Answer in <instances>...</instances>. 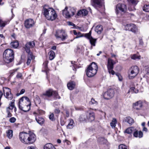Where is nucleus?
Returning <instances> with one entry per match:
<instances>
[{
    "label": "nucleus",
    "instance_id": "f257e3e1",
    "mask_svg": "<svg viewBox=\"0 0 149 149\" xmlns=\"http://www.w3.org/2000/svg\"><path fill=\"white\" fill-rule=\"evenodd\" d=\"M19 137L20 141L25 144L32 143L36 140V136L33 133L29 134L25 132H20Z\"/></svg>",
    "mask_w": 149,
    "mask_h": 149
},
{
    "label": "nucleus",
    "instance_id": "f03ea898",
    "mask_svg": "<svg viewBox=\"0 0 149 149\" xmlns=\"http://www.w3.org/2000/svg\"><path fill=\"white\" fill-rule=\"evenodd\" d=\"M31 104L29 99L26 97L21 98L19 102V109L24 112L29 111L30 109Z\"/></svg>",
    "mask_w": 149,
    "mask_h": 149
},
{
    "label": "nucleus",
    "instance_id": "7ed1b4c3",
    "mask_svg": "<svg viewBox=\"0 0 149 149\" xmlns=\"http://www.w3.org/2000/svg\"><path fill=\"white\" fill-rule=\"evenodd\" d=\"M43 13L46 19L49 20L53 21L57 17V15L55 10L52 8H44Z\"/></svg>",
    "mask_w": 149,
    "mask_h": 149
},
{
    "label": "nucleus",
    "instance_id": "20e7f679",
    "mask_svg": "<svg viewBox=\"0 0 149 149\" xmlns=\"http://www.w3.org/2000/svg\"><path fill=\"white\" fill-rule=\"evenodd\" d=\"M4 61L7 63L12 62L14 59V53L13 51L11 49H7L4 52L3 54Z\"/></svg>",
    "mask_w": 149,
    "mask_h": 149
},
{
    "label": "nucleus",
    "instance_id": "39448f33",
    "mask_svg": "<svg viewBox=\"0 0 149 149\" xmlns=\"http://www.w3.org/2000/svg\"><path fill=\"white\" fill-rule=\"evenodd\" d=\"M98 69L96 63L92 62L89 65L86 70V74L88 77H92L94 76L97 73Z\"/></svg>",
    "mask_w": 149,
    "mask_h": 149
},
{
    "label": "nucleus",
    "instance_id": "423d86ee",
    "mask_svg": "<svg viewBox=\"0 0 149 149\" xmlns=\"http://www.w3.org/2000/svg\"><path fill=\"white\" fill-rule=\"evenodd\" d=\"M76 10L73 7H66L62 11L63 15L66 18H69L74 15Z\"/></svg>",
    "mask_w": 149,
    "mask_h": 149
},
{
    "label": "nucleus",
    "instance_id": "0eeeda50",
    "mask_svg": "<svg viewBox=\"0 0 149 149\" xmlns=\"http://www.w3.org/2000/svg\"><path fill=\"white\" fill-rule=\"evenodd\" d=\"M127 9L126 5L122 3H119L116 6V12L118 17H120L124 13Z\"/></svg>",
    "mask_w": 149,
    "mask_h": 149
},
{
    "label": "nucleus",
    "instance_id": "6e6552de",
    "mask_svg": "<svg viewBox=\"0 0 149 149\" xmlns=\"http://www.w3.org/2000/svg\"><path fill=\"white\" fill-rule=\"evenodd\" d=\"M139 69L137 66H132L129 70V77L130 79L134 78L138 74Z\"/></svg>",
    "mask_w": 149,
    "mask_h": 149
},
{
    "label": "nucleus",
    "instance_id": "1a4fd4ad",
    "mask_svg": "<svg viewBox=\"0 0 149 149\" xmlns=\"http://www.w3.org/2000/svg\"><path fill=\"white\" fill-rule=\"evenodd\" d=\"M55 35L56 38H60L63 41L67 39L68 36L65 31L63 29L57 30Z\"/></svg>",
    "mask_w": 149,
    "mask_h": 149
},
{
    "label": "nucleus",
    "instance_id": "9d476101",
    "mask_svg": "<svg viewBox=\"0 0 149 149\" xmlns=\"http://www.w3.org/2000/svg\"><path fill=\"white\" fill-rule=\"evenodd\" d=\"M107 69L109 74L112 75L114 74V71L113 70V65L116 63L113 60L110 58H109L107 62Z\"/></svg>",
    "mask_w": 149,
    "mask_h": 149
},
{
    "label": "nucleus",
    "instance_id": "9b49d317",
    "mask_svg": "<svg viewBox=\"0 0 149 149\" xmlns=\"http://www.w3.org/2000/svg\"><path fill=\"white\" fill-rule=\"evenodd\" d=\"M115 91L114 90L112 89H109L104 93L103 97L105 99L108 100L113 97Z\"/></svg>",
    "mask_w": 149,
    "mask_h": 149
},
{
    "label": "nucleus",
    "instance_id": "f8f14e48",
    "mask_svg": "<svg viewBox=\"0 0 149 149\" xmlns=\"http://www.w3.org/2000/svg\"><path fill=\"white\" fill-rule=\"evenodd\" d=\"M3 91L5 97L9 100H11L13 97V95L11 93V90L7 87L3 88Z\"/></svg>",
    "mask_w": 149,
    "mask_h": 149
},
{
    "label": "nucleus",
    "instance_id": "ddd939ff",
    "mask_svg": "<svg viewBox=\"0 0 149 149\" xmlns=\"http://www.w3.org/2000/svg\"><path fill=\"white\" fill-rule=\"evenodd\" d=\"M35 45V43L34 41L29 42H27L25 45V49L27 53H32L30 52V48H33Z\"/></svg>",
    "mask_w": 149,
    "mask_h": 149
},
{
    "label": "nucleus",
    "instance_id": "4468645a",
    "mask_svg": "<svg viewBox=\"0 0 149 149\" xmlns=\"http://www.w3.org/2000/svg\"><path fill=\"white\" fill-rule=\"evenodd\" d=\"M34 24V22L33 19H29L25 21L24 26L26 28L29 29L33 26Z\"/></svg>",
    "mask_w": 149,
    "mask_h": 149
},
{
    "label": "nucleus",
    "instance_id": "2eb2a0df",
    "mask_svg": "<svg viewBox=\"0 0 149 149\" xmlns=\"http://www.w3.org/2000/svg\"><path fill=\"white\" fill-rule=\"evenodd\" d=\"M134 108L136 110H140L143 106V103L141 101H139L133 104Z\"/></svg>",
    "mask_w": 149,
    "mask_h": 149
},
{
    "label": "nucleus",
    "instance_id": "dca6fc26",
    "mask_svg": "<svg viewBox=\"0 0 149 149\" xmlns=\"http://www.w3.org/2000/svg\"><path fill=\"white\" fill-rule=\"evenodd\" d=\"M53 91L52 89H49L47 90L45 92L41 95V96L44 99L46 98V97H51L53 95Z\"/></svg>",
    "mask_w": 149,
    "mask_h": 149
},
{
    "label": "nucleus",
    "instance_id": "f3484780",
    "mask_svg": "<svg viewBox=\"0 0 149 149\" xmlns=\"http://www.w3.org/2000/svg\"><path fill=\"white\" fill-rule=\"evenodd\" d=\"M104 0H91V4L93 6L95 7H100L102 5V1Z\"/></svg>",
    "mask_w": 149,
    "mask_h": 149
},
{
    "label": "nucleus",
    "instance_id": "a211bd4d",
    "mask_svg": "<svg viewBox=\"0 0 149 149\" xmlns=\"http://www.w3.org/2000/svg\"><path fill=\"white\" fill-rule=\"evenodd\" d=\"M87 119L90 121H92L94 120L95 116L94 113L90 111H88L86 113Z\"/></svg>",
    "mask_w": 149,
    "mask_h": 149
},
{
    "label": "nucleus",
    "instance_id": "6ab92c4d",
    "mask_svg": "<svg viewBox=\"0 0 149 149\" xmlns=\"http://www.w3.org/2000/svg\"><path fill=\"white\" fill-rule=\"evenodd\" d=\"M27 53L28 55L26 63L27 65H29L30 64L31 61H33L34 60L35 57L33 56L32 53Z\"/></svg>",
    "mask_w": 149,
    "mask_h": 149
},
{
    "label": "nucleus",
    "instance_id": "aec40b11",
    "mask_svg": "<svg viewBox=\"0 0 149 149\" xmlns=\"http://www.w3.org/2000/svg\"><path fill=\"white\" fill-rule=\"evenodd\" d=\"M33 114H35L36 120L38 123L40 125H42L44 123V120L43 118L40 117L38 118L36 116L37 114L35 112H33Z\"/></svg>",
    "mask_w": 149,
    "mask_h": 149
},
{
    "label": "nucleus",
    "instance_id": "412c9836",
    "mask_svg": "<svg viewBox=\"0 0 149 149\" xmlns=\"http://www.w3.org/2000/svg\"><path fill=\"white\" fill-rule=\"evenodd\" d=\"M143 133L141 131H139L138 132L136 130L134 131L133 135L135 137L140 138L143 136Z\"/></svg>",
    "mask_w": 149,
    "mask_h": 149
},
{
    "label": "nucleus",
    "instance_id": "4be33fe9",
    "mask_svg": "<svg viewBox=\"0 0 149 149\" xmlns=\"http://www.w3.org/2000/svg\"><path fill=\"white\" fill-rule=\"evenodd\" d=\"M75 86V83L73 81H70L67 84L68 88L70 90H73Z\"/></svg>",
    "mask_w": 149,
    "mask_h": 149
},
{
    "label": "nucleus",
    "instance_id": "5701e85b",
    "mask_svg": "<svg viewBox=\"0 0 149 149\" xmlns=\"http://www.w3.org/2000/svg\"><path fill=\"white\" fill-rule=\"evenodd\" d=\"M87 39L89 40L90 42L91 45V49H92V46H95V44L96 42L97 39L94 38H93V37H91L90 38H87Z\"/></svg>",
    "mask_w": 149,
    "mask_h": 149
},
{
    "label": "nucleus",
    "instance_id": "b1692460",
    "mask_svg": "<svg viewBox=\"0 0 149 149\" xmlns=\"http://www.w3.org/2000/svg\"><path fill=\"white\" fill-rule=\"evenodd\" d=\"M87 14V11L84 9L80 10V11H79L77 14V15L78 16L82 15V16H86Z\"/></svg>",
    "mask_w": 149,
    "mask_h": 149
},
{
    "label": "nucleus",
    "instance_id": "393cba45",
    "mask_svg": "<svg viewBox=\"0 0 149 149\" xmlns=\"http://www.w3.org/2000/svg\"><path fill=\"white\" fill-rule=\"evenodd\" d=\"M102 30V27L100 25L96 26L95 28V31L98 34H100Z\"/></svg>",
    "mask_w": 149,
    "mask_h": 149
},
{
    "label": "nucleus",
    "instance_id": "a878e982",
    "mask_svg": "<svg viewBox=\"0 0 149 149\" xmlns=\"http://www.w3.org/2000/svg\"><path fill=\"white\" fill-rule=\"evenodd\" d=\"M125 120L129 124L132 125L134 123L133 119L130 117H126L125 119Z\"/></svg>",
    "mask_w": 149,
    "mask_h": 149
},
{
    "label": "nucleus",
    "instance_id": "bb28decb",
    "mask_svg": "<svg viewBox=\"0 0 149 149\" xmlns=\"http://www.w3.org/2000/svg\"><path fill=\"white\" fill-rule=\"evenodd\" d=\"M44 149H56L55 148L51 143L46 144L44 147Z\"/></svg>",
    "mask_w": 149,
    "mask_h": 149
},
{
    "label": "nucleus",
    "instance_id": "cd10ccee",
    "mask_svg": "<svg viewBox=\"0 0 149 149\" xmlns=\"http://www.w3.org/2000/svg\"><path fill=\"white\" fill-rule=\"evenodd\" d=\"M6 136L9 139H11L13 136V131L9 130L6 132Z\"/></svg>",
    "mask_w": 149,
    "mask_h": 149
},
{
    "label": "nucleus",
    "instance_id": "c85d7f7f",
    "mask_svg": "<svg viewBox=\"0 0 149 149\" xmlns=\"http://www.w3.org/2000/svg\"><path fill=\"white\" fill-rule=\"evenodd\" d=\"M10 46L13 48H17L19 46V43L17 41L13 42L10 43Z\"/></svg>",
    "mask_w": 149,
    "mask_h": 149
},
{
    "label": "nucleus",
    "instance_id": "c756f323",
    "mask_svg": "<svg viewBox=\"0 0 149 149\" xmlns=\"http://www.w3.org/2000/svg\"><path fill=\"white\" fill-rule=\"evenodd\" d=\"M74 121L72 119L70 120V123L67 126V128L68 129H72L74 126L73 125Z\"/></svg>",
    "mask_w": 149,
    "mask_h": 149
},
{
    "label": "nucleus",
    "instance_id": "7c9ffc66",
    "mask_svg": "<svg viewBox=\"0 0 149 149\" xmlns=\"http://www.w3.org/2000/svg\"><path fill=\"white\" fill-rule=\"evenodd\" d=\"M49 59L50 60H53L55 57V53L53 51H51L49 53Z\"/></svg>",
    "mask_w": 149,
    "mask_h": 149
},
{
    "label": "nucleus",
    "instance_id": "2f4dec72",
    "mask_svg": "<svg viewBox=\"0 0 149 149\" xmlns=\"http://www.w3.org/2000/svg\"><path fill=\"white\" fill-rule=\"evenodd\" d=\"M134 129L132 127H130L127 129L125 131V132L127 134H130L134 132Z\"/></svg>",
    "mask_w": 149,
    "mask_h": 149
},
{
    "label": "nucleus",
    "instance_id": "473e14b6",
    "mask_svg": "<svg viewBox=\"0 0 149 149\" xmlns=\"http://www.w3.org/2000/svg\"><path fill=\"white\" fill-rule=\"evenodd\" d=\"M132 26L131 29H130V31L132 32L135 33L137 31V29L136 26L134 24H132Z\"/></svg>",
    "mask_w": 149,
    "mask_h": 149
},
{
    "label": "nucleus",
    "instance_id": "72a5a7b5",
    "mask_svg": "<svg viewBox=\"0 0 149 149\" xmlns=\"http://www.w3.org/2000/svg\"><path fill=\"white\" fill-rule=\"evenodd\" d=\"M86 115H81L79 118V120L81 121H86L87 118Z\"/></svg>",
    "mask_w": 149,
    "mask_h": 149
},
{
    "label": "nucleus",
    "instance_id": "f704fd0d",
    "mask_svg": "<svg viewBox=\"0 0 149 149\" xmlns=\"http://www.w3.org/2000/svg\"><path fill=\"white\" fill-rule=\"evenodd\" d=\"M116 122V119L115 118H113L112 122L110 123V125L112 128L115 127Z\"/></svg>",
    "mask_w": 149,
    "mask_h": 149
},
{
    "label": "nucleus",
    "instance_id": "c9c22d12",
    "mask_svg": "<svg viewBox=\"0 0 149 149\" xmlns=\"http://www.w3.org/2000/svg\"><path fill=\"white\" fill-rule=\"evenodd\" d=\"M14 107V102H12L10 104V106L7 108V110H8L9 109L12 110Z\"/></svg>",
    "mask_w": 149,
    "mask_h": 149
},
{
    "label": "nucleus",
    "instance_id": "e433bc0d",
    "mask_svg": "<svg viewBox=\"0 0 149 149\" xmlns=\"http://www.w3.org/2000/svg\"><path fill=\"white\" fill-rule=\"evenodd\" d=\"M143 10V11H145L146 12H148L149 11V4H146L144 5Z\"/></svg>",
    "mask_w": 149,
    "mask_h": 149
},
{
    "label": "nucleus",
    "instance_id": "4c0bfd02",
    "mask_svg": "<svg viewBox=\"0 0 149 149\" xmlns=\"http://www.w3.org/2000/svg\"><path fill=\"white\" fill-rule=\"evenodd\" d=\"M141 56H138L135 54L132 55L131 56V58L134 60H136L137 59H140Z\"/></svg>",
    "mask_w": 149,
    "mask_h": 149
},
{
    "label": "nucleus",
    "instance_id": "58836bf2",
    "mask_svg": "<svg viewBox=\"0 0 149 149\" xmlns=\"http://www.w3.org/2000/svg\"><path fill=\"white\" fill-rule=\"evenodd\" d=\"M97 104V102L95 101L94 99L93 98H92L91 101L89 102V104H93L96 105Z\"/></svg>",
    "mask_w": 149,
    "mask_h": 149
},
{
    "label": "nucleus",
    "instance_id": "ea45409f",
    "mask_svg": "<svg viewBox=\"0 0 149 149\" xmlns=\"http://www.w3.org/2000/svg\"><path fill=\"white\" fill-rule=\"evenodd\" d=\"M131 27H132V24H127L125 26V29L126 30L130 31V29H131Z\"/></svg>",
    "mask_w": 149,
    "mask_h": 149
},
{
    "label": "nucleus",
    "instance_id": "a19ab883",
    "mask_svg": "<svg viewBox=\"0 0 149 149\" xmlns=\"http://www.w3.org/2000/svg\"><path fill=\"white\" fill-rule=\"evenodd\" d=\"M129 2L131 3L132 4L136 5L138 3V1L136 0H127Z\"/></svg>",
    "mask_w": 149,
    "mask_h": 149
},
{
    "label": "nucleus",
    "instance_id": "79ce46f5",
    "mask_svg": "<svg viewBox=\"0 0 149 149\" xmlns=\"http://www.w3.org/2000/svg\"><path fill=\"white\" fill-rule=\"evenodd\" d=\"M91 32L90 31L89 33L84 34V37L86 38H88L92 37L91 36Z\"/></svg>",
    "mask_w": 149,
    "mask_h": 149
},
{
    "label": "nucleus",
    "instance_id": "37998d69",
    "mask_svg": "<svg viewBox=\"0 0 149 149\" xmlns=\"http://www.w3.org/2000/svg\"><path fill=\"white\" fill-rule=\"evenodd\" d=\"M6 24V22L0 20V26L1 27H4Z\"/></svg>",
    "mask_w": 149,
    "mask_h": 149
},
{
    "label": "nucleus",
    "instance_id": "c03bdc74",
    "mask_svg": "<svg viewBox=\"0 0 149 149\" xmlns=\"http://www.w3.org/2000/svg\"><path fill=\"white\" fill-rule=\"evenodd\" d=\"M118 149H127V148L125 145L121 144L119 146Z\"/></svg>",
    "mask_w": 149,
    "mask_h": 149
},
{
    "label": "nucleus",
    "instance_id": "a18cd8bd",
    "mask_svg": "<svg viewBox=\"0 0 149 149\" xmlns=\"http://www.w3.org/2000/svg\"><path fill=\"white\" fill-rule=\"evenodd\" d=\"M49 118L50 120L52 121H54L55 120L54 117V114L53 113H52L49 115Z\"/></svg>",
    "mask_w": 149,
    "mask_h": 149
},
{
    "label": "nucleus",
    "instance_id": "49530a36",
    "mask_svg": "<svg viewBox=\"0 0 149 149\" xmlns=\"http://www.w3.org/2000/svg\"><path fill=\"white\" fill-rule=\"evenodd\" d=\"M75 62L74 61H72L71 62V64L72 65V69L74 71L75 70V67L76 65L75 64Z\"/></svg>",
    "mask_w": 149,
    "mask_h": 149
},
{
    "label": "nucleus",
    "instance_id": "de8ad7c7",
    "mask_svg": "<svg viewBox=\"0 0 149 149\" xmlns=\"http://www.w3.org/2000/svg\"><path fill=\"white\" fill-rule=\"evenodd\" d=\"M53 95L57 98H60V97L58 95V93L56 91H53Z\"/></svg>",
    "mask_w": 149,
    "mask_h": 149
},
{
    "label": "nucleus",
    "instance_id": "09e8293b",
    "mask_svg": "<svg viewBox=\"0 0 149 149\" xmlns=\"http://www.w3.org/2000/svg\"><path fill=\"white\" fill-rule=\"evenodd\" d=\"M16 120V119L14 117H12L9 119L10 122L11 123H14Z\"/></svg>",
    "mask_w": 149,
    "mask_h": 149
},
{
    "label": "nucleus",
    "instance_id": "8fccbe9b",
    "mask_svg": "<svg viewBox=\"0 0 149 149\" xmlns=\"http://www.w3.org/2000/svg\"><path fill=\"white\" fill-rule=\"evenodd\" d=\"M76 36H79V38L84 36V34H82L79 32H78Z\"/></svg>",
    "mask_w": 149,
    "mask_h": 149
},
{
    "label": "nucleus",
    "instance_id": "3c124183",
    "mask_svg": "<svg viewBox=\"0 0 149 149\" xmlns=\"http://www.w3.org/2000/svg\"><path fill=\"white\" fill-rule=\"evenodd\" d=\"M145 71L146 72L147 74H149V66H147L146 67Z\"/></svg>",
    "mask_w": 149,
    "mask_h": 149
},
{
    "label": "nucleus",
    "instance_id": "603ef678",
    "mask_svg": "<svg viewBox=\"0 0 149 149\" xmlns=\"http://www.w3.org/2000/svg\"><path fill=\"white\" fill-rule=\"evenodd\" d=\"M116 75L118 77V79L120 81H121L122 80V78L120 75L119 73H116Z\"/></svg>",
    "mask_w": 149,
    "mask_h": 149
},
{
    "label": "nucleus",
    "instance_id": "864d4df0",
    "mask_svg": "<svg viewBox=\"0 0 149 149\" xmlns=\"http://www.w3.org/2000/svg\"><path fill=\"white\" fill-rule=\"evenodd\" d=\"M16 77L17 78H20L22 79V74L20 73H18Z\"/></svg>",
    "mask_w": 149,
    "mask_h": 149
},
{
    "label": "nucleus",
    "instance_id": "5fc2aeb1",
    "mask_svg": "<svg viewBox=\"0 0 149 149\" xmlns=\"http://www.w3.org/2000/svg\"><path fill=\"white\" fill-rule=\"evenodd\" d=\"M54 111L55 113L56 114H58L60 112V110L58 109H55Z\"/></svg>",
    "mask_w": 149,
    "mask_h": 149
},
{
    "label": "nucleus",
    "instance_id": "6e6d98bb",
    "mask_svg": "<svg viewBox=\"0 0 149 149\" xmlns=\"http://www.w3.org/2000/svg\"><path fill=\"white\" fill-rule=\"evenodd\" d=\"M7 111L8 113L7 117H10L12 116L11 114L10 113V112L9 111V110H7Z\"/></svg>",
    "mask_w": 149,
    "mask_h": 149
},
{
    "label": "nucleus",
    "instance_id": "4d7b16f0",
    "mask_svg": "<svg viewBox=\"0 0 149 149\" xmlns=\"http://www.w3.org/2000/svg\"><path fill=\"white\" fill-rule=\"evenodd\" d=\"M47 63H48L47 61H46L43 63V65H45V69H47Z\"/></svg>",
    "mask_w": 149,
    "mask_h": 149
},
{
    "label": "nucleus",
    "instance_id": "13d9d810",
    "mask_svg": "<svg viewBox=\"0 0 149 149\" xmlns=\"http://www.w3.org/2000/svg\"><path fill=\"white\" fill-rule=\"evenodd\" d=\"M35 147L34 146H29L27 148V149H35Z\"/></svg>",
    "mask_w": 149,
    "mask_h": 149
},
{
    "label": "nucleus",
    "instance_id": "bf43d9fd",
    "mask_svg": "<svg viewBox=\"0 0 149 149\" xmlns=\"http://www.w3.org/2000/svg\"><path fill=\"white\" fill-rule=\"evenodd\" d=\"M139 44L141 45H142L143 44V42L141 39H140L139 40Z\"/></svg>",
    "mask_w": 149,
    "mask_h": 149
},
{
    "label": "nucleus",
    "instance_id": "052dcab7",
    "mask_svg": "<svg viewBox=\"0 0 149 149\" xmlns=\"http://www.w3.org/2000/svg\"><path fill=\"white\" fill-rule=\"evenodd\" d=\"M68 24L70 26H75V25L74 23L70 22H68Z\"/></svg>",
    "mask_w": 149,
    "mask_h": 149
},
{
    "label": "nucleus",
    "instance_id": "680f3d73",
    "mask_svg": "<svg viewBox=\"0 0 149 149\" xmlns=\"http://www.w3.org/2000/svg\"><path fill=\"white\" fill-rule=\"evenodd\" d=\"M25 90L24 89H22L20 91V94H23L25 92Z\"/></svg>",
    "mask_w": 149,
    "mask_h": 149
},
{
    "label": "nucleus",
    "instance_id": "e2e57ef3",
    "mask_svg": "<svg viewBox=\"0 0 149 149\" xmlns=\"http://www.w3.org/2000/svg\"><path fill=\"white\" fill-rule=\"evenodd\" d=\"M39 113L40 114H42L44 113V111L41 110H40L39 111Z\"/></svg>",
    "mask_w": 149,
    "mask_h": 149
},
{
    "label": "nucleus",
    "instance_id": "0e129e2a",
    "mask_svg": "<svg viewBox=\"0 0 149 149\" xmlns=\"http://www.w3.org/2000/svg\"><path fill=\"white\" fill-rule=\"evenodd\" d=\"M73 32L74 34V35L77 36L78 33H77L76 32V31L75 30H73Z\"/></svg>",
    "mask_w": 149,
    "mask_h": 149
},
{
    "label": "nucleus",
    "instance_id": "69168bd1",
    "mask_svg": "<svg viewBox=\"0 0 149 149\" xmlns=\"http://www.w3.org/2000/svg\"><path fill=\"white\" fill-rule=\"evenodd\" d=\"M56 46H53L52 47V49L53 50H55L56 49Z\"/></svg>",
    "mask_w": 149,
    "mask_h": 149
},
{
    "label": "nucleus",
    "instance_id": "338daca9",
    "mask_svg": "<svg viewBox=\"0 0 149 149\" xmlns=\"http://www.w3.org/2000/svg\"><path fill=\"white\" fill-rule=\"evenodd\" d=\"M148 130L147 128L146 127H144L143 129V131L147 132Z\"/></svg>",
    "mask_w": 149,
    "mask_h": 149
},
{
    "label": "nucleus",
    "instance_id": "774afa93",
    "mask_svg": "<svg viewBox=\"0 0 149 149\" xmlns=\"http://www.w3.org/2000/svg\"><path fill=\"white\" fill-rule=\"evenodd\" d=\"M4 4V3L2 2V0H0V5H3Z\"/></svg>",
    "mask_w": 149,
    "mask_h": 149
}]
</instances>
